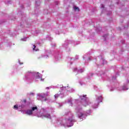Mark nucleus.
<instances>
[{"label":"nucleus","mask_w":129,"mask_h":129,"mask_svg":"<svg viewBox=\"0 0 129 129\" xmlns=\"http://www.w3.org/2000/svg\"><path fill=\"white\" fill-rule=\"evenodd\" d=\"M37 109H38V107L35 106V107H33L31 109V110H28L26 111V113L27 114H28L29 115H31L32 114H33V111H35V110H37Z\"/></svg>","instance_id":"obj_1"},{"label":"nucleus","mask_w":129,"mask_h":129,"mask_svg":"<svg viewBox=\"0 0 129 129\" xmlns=\"http://www.w3.org/2000/svg\"><path fill=\"white\" fill-rule=\"evenodd\" d=\"M66 121L68 126H72L73 125L72 122H73V121H75V120L72 118H69L66 120Z\"/></svg>","instance_id":"obj_2"},{"label":"nucleus","mask_w":129,"mask_h":129,"mask_svg":"<svg viewBox=\"0 0 129 129\" xmlns=\"http://www.w3.org/2000/svg\"><path fill=\"white\" fill-rule=\"evenodd\" d=\"M78 115L79 118H81V117H82V116H83L84 115V113H83L81 112H78Z\"/></svg>","instance_id":"obj_3"},{"label":"nucleus","mask_w":129,"mask_h":129,"mask_svg":"<svg viewBox=\"0 0 129 129\" xmlns=\"http://www.w3.org/2000/svg\"><path fill=\"white\" fill-rule=\"evenodd\" d=\"M43 116L44 117H46V118H50V117H51V115H50V114H48L46 115H43Z\"/></svg>","instance_id":"obj_4"},{"label":"nucleus","mask_w":129,"mask_h":129,"mask_svg":"<svg viewBox=\"0 0 129 129\" xmlns=\"http://www.w3.org/2000/svg\"><path fill=\"white\" fill-rule=\"evenodd\" d=\"M98 100L99 101V102H102V96H100L98 98Z\"/></svg>","instance_id":"obj_5"},{"label":"nucleus","mask_w":129,"mask_h":129,"mask_svg":"<svg viewBox=\"0 0 129 129\" xmlns=\"http://www.w3.org/2000/svg\"><path fill=\"white\" fill-rule=\"evenodd\" d=\"M74 10H75V11H77L78 12H79L80 11V9H79V8L76 7H74Z\"/></svg>","instance_id":"obj_6"},{"label":"nucleus","mask_w":129,"mask_h":129,"mask_svg":"<svg viewBox=\"0 0 129 129\" xmlns=\"http://www.w3.org/2000/svg\"><path fill=\"white\" fill-rule=\"evenodd\" d=\"M36 49V45H33V51H39V49Z\"/></svg>","instance_id":"obj_7"},{"label":"nucleus","mask_w":129,"mask_h":129,"mask_svg":"<svg viewBox=\"0 0 129 129\" xmlns=\"http://www.w3.org/2000/svg\"><path fill=\"white\" fill-rule=\"evenodd\" d=\"M14 109H18L19 107H18V105H15L14 106Z\"/></svg>","instance_id":"obj_8"},{"label":"nucleus","mask_w":129,"mask_h":129,"mask_svg":"<svg viewBox=\"0 0 129 129\" xmlns=\"http://www.w3.org/2000/svg\"><path fill=\"white\" fill-rule=\"evenodd\" d=\"M40 79L41 81H43V80H44V79L40 78V77H39V76L36 77V79Z\"/></svg>","instance_id":"obj_9"},{"label":"nucleus","mask_w":129,"mask_h":129,"mask_svg":"<svg viewBox=\"0 0 129 129\" xmlns=\"http://www.w3.org/2000/svg\"><path fill=\"white\" fill-rule=\"evenodd\" d=\"M23 102H24V103H26V102H27V100L26 99H24Z\"/></svg>","instance_id":"obj_10"},{"label":"nucleus","mask_w":129,"mask_h":129,"mask_svg":"<svg viewBox=\"0 0 129 129\" xmlns=\"http://www.w3.org/2000/svg\"><path fill=\"white\" fill-rule=\"evenodd\" d=\"M45 89H49V88L47 87H46Z\"/></svg>","instance_id":"obj_11"},{"label":"nucleus","mask_w":129,"mask_h":129,"mask_svg":"<svg viewBox=\"0 0 129 129\" xmlns=\"http://www.w3.org/2000/svg\"><path fill=\"white\" fill-rule=\"evenodd\" d=\"M27 73H32V72H31V71H28Z\"/></svg>","instance_id":"obj_12"},{"label":"nucleus","mask_w":129,"mask_h":129,"mask_svg":"<svg viewBox=\"0 0 129 129\" xmlns=\"http://www.w3.org/2000/svg\"><path fill=\"white\" fill-rule=\"evenodd\" d=\"M46 100H47V98H45V99H44V101H46Z\"/></svg>","instance_id":"obj_13"},{"label":"nucleus","mask_w":129,"mask_h":129,"mask_svg":"<svg viewBox=\"0 0 129 129\" xmlns=\"http://www.w3.org/2000/svg\"><path fill=\"white\" fill-rule=\"evenodd\" d=\"M46 96H48V94H46Z\"/></svg>","instance_id":"obj_14"},{"label":"nucleus","mask_w":129,"mask_h":129,"mask_svg":"<svg viewBox=\"0 0 129 129\" xmlns=\"http://www.w3.org/2000/svg\"><path fill=\"white\" fill-rule=\"evenodd\" d=\"M54 96H55V98H56V95H55Z\"/></svg>","instance_id":"obj_15"}]
</instances>
